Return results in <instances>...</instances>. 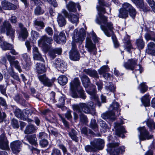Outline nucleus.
<instances>
[{"label": "nucleus", "mask_w": 155, "mask_h": 155, "mask_svg": "<svg viewBox=\"0 0 155 155\" xmlns=\"http://www.w3.org/2000/svg\"><path fill=\"white\" fill-rule=\"evenodd\" d=\"M98 11L99 12L96 16V22L99 25L101 28L104 31L105 34L108 37L112 36V38L115 47H117L119 45L116 36L113 35V24L111 22H107V18L102 15L101 12L105 13V8L101 6L97 7Z\"/></svg>", "instance_id": "1"}, {"label": "nucleus", "mask_w": 155, "mask_h": 155, "mask_svg": "<svg viewBox=\"0 0 155 155\" xmlns=\"http://www.w3.org/2000/svg\"><path fill=\"white\" fill-rule=\"evenodd\" d=\"M85 36V31L84 28H81L79 31L77 29L74 30L71 43L72 48L69 53V58L71 60L77 61L79 59L80 55L77 49L76 43H78L80 46L84 40Z\"/></svg>", "instance_id": "2"}, {"label": "nucleus", "mask_w": 155, "mask_h": 155, "mask_svg": "<svg viewBox=\"0 0 155 155\" xmlns=\"http://www.w3.org/2000/svg\"><path fill=\"white\" fill-rule=\"evenodd\" d=\"M72 107L74 111L81 113V114H80V120L84 123L86 122L87 118L85 115L82 113V112H83L85 113L88 114L91 113V110L94 112V106L93 103L91 101L87 104L81 103L78 105H73Z\"/></svg>", "instance_id": "3"}, {"label": "nucleus", "mask_w": 155, "mask_h": 155, "mask_svg": "<svg viewBox=\"0 0 155 155\" xmlns=\"http://www.w3.org/2000/svg\"><path fill=\"white\" fill-rule=\"evenodd\" d=\"M70 87L72 91L71 96L74 98L79 97L77 91L78 92L80 97L85 99L86 97V94L82 87L80 86V81L78 78H75L70 83Z\"/></svg>", "instance_id": "4"}, {"label": "nucleus", "mask_w": 155, "mask_h": 155, "mask_svg": "<svg viewBox=\"0 0 155 155\" xmlns=\"http://www.w3.org/2000/svg\"><path fill=\"white\" fill-rule=\"evenodd\" d=\"M81 78L83 85L85 88L87 93L90 95L91 99L97 101L98 97L96 94L95 86L92 84H90V79L86 75H83Z\"/></svg>", "instance_id": "5"}, {"label": "nucleus", "mask_w": 155, "mask_h": 155, "mask_svg": "<svg viewBox=\"0 0 155 155\" xmlns=\"http://www.w3.org/2000/svg\"><path fill=\"white\" fill-rule=\"evenodd\" d=\"M120 105L116 101H113L110 106V111L103 114L101 115L102 117L104 119L110 118L113 120L116 118L115 112H118L120 110Z\"/></svg>", "instance_id": "6"}, {"label": "nucleus", "mask_w": 155, "mask_h": 155, "mask_svg": "<svg viewBox=\"0 0 155 155\" xmlns=\"http://www.w3.org/2000/svg\"><path fill=\"white\" fill-rule=\"evenodd\" d=\"M119 145L118 143H109L107 145V150L111 155H118L120 152L122 153L125 151L124 146L120 147L117 149Z\"/></svg>", "instance_id": "7"}, {"label": "nucleus", "mask_w": 155, "mask_h": 155, "mask_svg": "<svg viewBox=\"0 0 155 155\" xmlns=\"http://www.w3.org/2000/svg\"><path fill=\"white\" fill-rule=\"evenodd\" d=\"M6 31L7 35L13 40L15 37V30L11 27L10 24L7 21H5L1 28L2 33H5Z\"/></svg>", "instance_id": "8"}, {"label": "nucleus", "mask_w": 155, "mask_h": 155, "mask_svg": "<svg viewBox=\"0 0 155 155\" xmlns=\"http://www.w3.org/2000/svg\"><path fill=\"white\" fill-rule=\"evenodd\" d=\"M137 130L140 133L138 137L140 140H149L153 137V135L149 133L145 127H140L138 128Z\"/></svg>", "instance_id": "9"}, {"label": "nucleus", "mask_w": 155, "mask_h": 155, "mask_svg": "<svg viewBox=\"0 0 155 155\" xmlns=\"http://www.w3.org/2000/svg\"><path fill=\"white\" fill-rule=\"evenodd\" d=\"M52 38L49 37L46 35L42 36L38 41L39 45L43 48L48 49L47 43L51 44L52 41Z\"/></svg>", "instance_id": "10"}, {"label": "nucleus", "mask_w": 155, "mask_h": 155, "mask_svg": "<svg viewBox=\"0 0 155 155\" xmlns=\"http://www.w3.org/2000/svg\"><path fill=\"white\" fill-rule=\"evenodd\" d=\"M6 57L9 61L11 66H14L19 72L21 71L19 62L17 60H15L16 58L15 56H12L9 54H7L6 55Z\"/></svg>", "instance_id": "11"}, {"label": "nucleus", "mask_w": 155, "mask_h": 155, "mask_svg": "<svg viewBox=\"0 0 155 155\" xmlns=\"http://www.w3.org/2000/svg\"><path fill=\"white\" fill-rule=\"evenodd\" d=\"M21 142L19 140H15L11 142L10 147L13 153L17 154L21 150Z\"/></svg>", "instance_id": "12"}, {"label": "nucleus", "mask_w": 155, "mask_h": 155, "mask_svg": "<svg viewBox=\"0 0 155 155\" xmlns=\"http://www.w3.org/2000/svg\"><path fill=\"white\" fill-rule=\"evenodd\" d=\"M137 60L136 59L131 58L124 62L123 66L127 69L133 70L138 65Z\"/></svg>", "instance_id": "13"}, {"label": "nucleus", "mask_w": 155, "mask_h": 155, "mask_svg": "<svg viewBox=\"0 0 155 155\" xmlns=\"http://www.w3.org/2000/svg\"><path fill=\"white\" fill-rule=\"evenodd\" d=\"M54 64L58 70L60 71L62 73L66 70L67 63L64 61H61L60 59L56 60Z\"/></svg>", "instance_id": "14"}, {"label": "nucleus", "mask_w": 155, "mask_h": 155, "mask_svg": "<svg viewBox=\"0 0 155 155\" xmlns=\"http://www.w3.org/2000/svg\"><path fill=\"white\" fill-rule=\"evenodd\" d=\"M0 148L5 150H9L8 141L4 133L0 135Z\"/></svg>", "instance_id": "15"}, {"label": "nucleus", "mask_w": 155, "mask_h": 155, "mask_svg": "<svg viewBox=\"0 0 155 155\" xmlns=\"http://www.w3.org/2000/svg\"><path fill=\"white\" fill-rule=\"evenodd\" d=\"M135 4L136 7L144 12L149 11L150 8L146 4H144L143 0H131Z\"/></svg>", "instance_id": "16"}, {"label": "nucleus", "mask_w": 155, "mask_h": 155, "mask_svg": "<svg viewBox=\"0 0 155 155\" xmlns=\"http://www.w3.org/2000/svg\"><path fill=\"white\" fill-rule=\"evenodd\" d=\"M122 8L129 12L130 15L133 18L135 17L136 14L135 9L128 3H125L122 5Z\"/></svg>", "instance_id": "17"}, {"label": "nucleus", "mask_w": 155, "mask_h": 155, "mask_svg": "<svg viewBox=\"0 0 155 155\" xmlns=\"http://www.w3.org/2000/svg\"><path fill=\"white\" fill-rule=\"evenodd\" d=\"M85 47L89 52H91L96 49L95 44L93 43L89 37H87L86 39Z\"/></svg>", "instance_id": "18"}, {"label": "nucleus", "mask_w": 155, "mask_h": 155, "mask_svg": "<svg viewBox=\"0 0 155 155\" xmlns=\"http://www.w3.org/2000/svg\"><path fill=\"white\" fill-rule=\"evenodd\" d=\"M19 26L21 30V31L19 33V38L21 41H24L27 38L28 36V33L26 29L23 27L22 24L19 23Z\"/></svg>", "instance_id": "19"}, {"label": "nucleus", "mask_w": 155, "mask_h": 155, "mask_svg": "<svg viewBox=\"0 0 155 155\" xmlns=\"http://www.w3.org/2000/svg\"><path fill=\"white\" fill-rule=\"evenodd\" d=\"M2 7L5 10H15L17 7L6 0H4L2 2Z\"/></svg>", "instance_id": "20"}, {"label": "nucleus", "mask_w": 155, "mask_h": 155, "mask_svg": "<svg viewBox=\"0 0 155 155\" xmlns=\"http://www.w3.org/2000/svg\"><path fill=\"white\" fill-rule=\"evenodd\" d=\"M38 78L39 80L45 85L48 87H50L52 85L53 81L48 79L45 74L39 75Z\"/></svg>", "instance_id": "21"}, {"label": "nucleus", "mask_w": 155, "mask_h": 155, "mask_svg": "<svg viewBox=\"0 0 155 155\" xmlns=\"http://www.w3.org/2000/svg\"><path fill=\"white\" fill-rule=\"evenodd\" d=\"M130 38V36L127 35L123 40V42L124 43V49L128 52H129L131 49H133Z\"/></svg>", "instance_id": "22"}, {"label": "nucleus", "mask_w": 155, "mask_h": 155, "mask_svg": "<svg viewBox=\"0 0 155 155\" xmlns=\"http://www.w3.org/2000/svg\"><path fill=\"white\" fill-rule=\"evenodd\" d=\"M105 85V87L104 90V94H108L110 92H114L115 91V87L111 83L107 82Z\"/></svg>", "instance_id": "23"}, {"label": "nucleus", "mask_w": 155, "mask_h": 155, "mask_svg": "<svg viewBox=\"0 0 155 155\" xmlns=\"http://www.w3.org/2000/svg\"><path fill=\"white\" fill-rule=\"evenodd\" d=\"M93 143L97 150H102L104 148V140L102 139H95Z\"/></svg>", "instance_id": "24"}, {"label": "nucleus", "mask_w": 155, "mask_h": 155, "mask_svg": "<svg viewBox=\"0 0 155 155\" xmlns=\"http://www.w3.org/2000/svg\"><path fill=\"white\" fill-rule=\"evenodd\" d=\"M54 40L58 43H60L61 42H64L66 40V37L64 33L61 32L58 36L56 35V32L54 33Z\"/></svg>", "instance_id": "25"}, {"label": "nucleus", "mask_w": 155, "mask_h": 155, "mask_svg": "<svg viewBox=\"0 0 155 155\" xmlns=\"http://www.w3.org/2000/svg\"><path fill=\"white\" fill-rule=\"evenodd\" d=\"M84 71L85 73L90 77L94 78H99L97 72L95 70L91 69H87L84 70Z\"/></svg>", "instance_id": "26"}, {"label": "nucleus", "mask_w": 155, "mask_h": 155, "mask_svg": "<svg viewBox=\"0 0 155 155\" xmlns=\"http://www.w3.org/2000/svg\"><path fill=\"white\" fill-rule=\"evenodd\" d=\"M148 53L152 55H155V44L152 42L149 43L147 45Z\"/></svg>", "instance_id": "27"}, {"label": "nucleus", "mask_w": 155, "mask_h": 155, "mask_svg": "<svg viewBox=\"0 0 155 155\" xmlns=\"http://www.w3.org/2000/svg\"><path fill=\"white\" fill-rule=\"evenodd\" d=\"M66 7L69 12H75L77 10L76 8V4L71 1L66 4Z\"/></svg>", "instance_id": "28"}, {"label": "nucleus", "mask_w": 155, "mask_h": 155, "mask_svg": "<svg viewBox=\"0 0 155 155\" xmlns=\"http://www.w3.org/2000/svg\"><path fill=\"white\" fill-rule=\"evenodd\" d=\"M57 21L59 26L61 27L65 25L66 23L65 18L61 14H58L57 18Z\"/></svg>", "instance_id": "29"}, {"label": "nucleus", "mask_w": 155, "mask_h": 155, "mask_svg": "<svg viewBox=\"0 0 155 155\" xmlns=\"http://www.w3.org/2000/svg\"><path fill=\"white\" fill-rule=\"evenodd\" d=\"M68 19L71 22L75 23L76 26L77 23L79 22L78 15L74 14H71L68 16Z\"/></svg>", "instance_id": "30"}, {"label": "nucleus", "mask_w": 155, "mask_h": 155, "mask_svg": "<svg viewBox=\"0 0 155 155\" xmlns=\"http://www.w3.org/2000/svg\"><path fill=\"white\" fill-rule=\"evenodd\" d=\"M37 71L38 73H42L45 72V68L44 64L41 63H38L36 65Z\"/></svg>", "instance_id": "31"}, {"label": "nucleus", "mask_w": 155, "mask_h": 155, "mask_svg": "<svg viewBox=\"0 0 155 155\" xmlns=\"http://www.w3.org/2000/svg\"><path fill=\"white\" fill-rule=\"evenodd\" d=\"M14 114L17 117L24 120H26V117H24V113L19 109H16L14 112Z\"/></svg>", "instance_id": "32"}, {"label": "nucleus", "mask_w": 155, "mask_h": 155, "mask_svg": "<svg viewBox=\"0 0 155 155\" xmlns=\"http://www.w3.org/2000/svg\"><path fill=\"white\" fill-rule=\"evenodd\" d=\"M141 101L145 107L148 106L150 105V100L149 95L146 94L141 98Z\"/></svg>", "instance_id": "33"}, {"label": "nucleus", "mask_w": 155, "mask_h": 155, "mask_svg": "<svg viewBox=\"0 0 155 155\" xmlns=\"http://www.w3.org/2000/svg\"><path fill=\"white\" fill-rule=\"evenodd\" d=\"M144 37L147 41L152 40L155 42V34L153 32L151 31L146 33Z\"/></svg>", "instance_id": "34"}, {"label": "nucleus", "mask_w": 155, "mask_h": 155, "mask_svg": "<svg viewBox=\"0 0 155 155\" xmlns=\"http://www.w3.org/2000/svg\"><path fill=\"white\" fill-rule=\"evenodd\" d=\"M126 131L124 127L122 126H120L116 130V134L118 136L121 137L122 138H124L125 137V136L123 134Z\"/></svg>", "instance_id": "35"}, {"label": "nucleus", "mask_w": 155, "mask_h": 155, "mask_svg": "<svg viewBox=\"0 0 155 155\" xmlns=\"http://www.w3.org/2000/svg\"><path fill=\"white\" fill-rule=\"evenodd\" d=\"M68 81V78L64 75H60L58 78V83L61 85H65Z\"/></svg>", "instance_id": "36"}, {"label": "nucleus", "mask_w": 155, "mask_h": 155, "mask_svg": "<svg viewBox=\"0 0 155 155\" xmlns=\"http://www.w3.org/2000/svg\"><path fill=\"white\" fill-rule=\"evenodd\" d=\"M128 12L122 8L119 10L118 16L120 18H125L128 16Z\"/></svg>", "instance_id": "37"}, {"label": "nucleus", "mask_w": 155, "mask_h": 155, "mask_svg": "<svg viewBox=\"0 0 155 155\" xmlns=\"http://www.w3.org/2000/svg\"><path fill=\"white\" fill-rule=\"evenodd\" d=\"M27 140L29 143L31 144L36 146L37 145V139L35 135L29 136L27 138Z\"/></svg>", "instance_id": "38"}, {"label": "nucleus", "mask_w": 155, "mask_h": 155, "mask_svg": "<svg viewBox=\"0 0 155 155\" xmlns=\"http://www.w3.org/2000/svg\"><path fill=\"white\" fill-rule=\"evenodd\" d=\"M36 130L35 128L32 125L28 126L25 131V134H29L35 132Z\"/></svg>", "instance_id": "39"}, {"label": "nucleus", "mask_w": 155, "mask_h": 155, "mask_svg": "<svg viewBox=\"0 0 155 155\" xmlns=\"http://www.w3.org/2000/svg\"><path fill=\"white\" fill-rule=\"evenodd\" d=\"M136 44L139 49H143L145 45L144 42L142 38L141 37H140L136 40Z\"/></svg>", "instance_id": "40"}, {"label": "nucleus", "mask_w": 155, "mask_h": 155, "mask_svg": "<svg viewBox=\"0 0 155 155\" xmlns=\"http://www.w3.org/2000/svg\"><path fill=\"white\" fill-rule=\"evenodd\" d=\"M0 46L4 50H9L12 48H13V47L12 45L4 41L2 43Z\"/></svg>", "instance_id": "41"}, {"label": "nucleus", "mask_w": 155, "mask_h": 155, "mask_svg": "<svg viewBox=\"0 0 155 155\" xmlns=\"http://www.w3.org/2000/svg\"><path fill=\"white\" fill-rule=\"evenodd\" d=\"M109 70V68L107 65H104L101 67L98 70L99 74L102 75L106 73V72H108Z\"/></svg>", "instance_id": "42"}, {"label": "nucleus", "mask_w": 155, "mask_h": 155, "mask_svg": "<svg viewBox=\"0 0 155 155\" xmlns=\"http://www.w3.org/2000/svg\"><path fill=\"white\" fill-rule=\"evenodd\" d=\"M69 134L70 137L75 141H78V138L76 136V132L73 129H71V131L69 132Z\"/></svg>", "instance_id": "43"}, {"label": "nucleus", "mask_w": 155, "mask_h": 155, "mask_svg": "<svg viewBox=\"0 0 155 155\" xmlns=\"http://www.w3.org/2000/svg\"><path fill=\"white\" fill-rule=\"evenodd\" d=\"M85 149L87 152H94L97 151L93 143L92 144L91 146L88 145L85 146Z\"/></svg>", "instance_id": "44"}, {"label": "nucleus", "mask_w": 155, "mask_h": 155, "mask_svg": "<svg viewBox=\"0 0 155 155\" xmlns=\"http://www.w3.org/2000/svg\"><path fill=\"white\" fill-rule=\"evenodd\" d=\"M139 88L140 92L142 93L145 92L147 90V87L146 85L144 83L141 84Z\"/></svg>", "instance_id": "45"}, {"label": "nucleus", "mask_w": 155, "mask_h": 155, "mask_svg": "<svg viewBox=\"0 0 155 155\" xmlns=\"http://www.w3.org/2000/svg\"><path fill=\"white\" fill-rule=\"evenodd\" d=\"M65 97L64 96L61 97L59 98V104L57 105L58 107L61 108L63 106L65 103Z\"/></svg>", "instance_id": "46"}, {"label": "nucleus", "mask_w": 155, "mask_h": 155, "mask_svg": "<svg viewBox=\"0 0 155 155\" xmlns=\"http://www.w3.org/2000/svg\"><path fill=\"white\" fill-rule=\"evenodd\" d=\"M148 127L150 130H153L155 128V123L152 120H149L147 122Z\"/></svg>", "instance_id": "47"}, {"label": "nucleus", "mask_w": 155, "mask_h": 155, "mask_svg": "<svg viewBox=\"0 0 155 155\" xmlns=\"http://www.w3.org/2000/svg\"><path fill=\"white\" fill-rule=\"evenodd\" d=\"M31 34L32 38L34 40L37 39L39 36V33L35 31L32 30L31 32Z\"/></svg>", "instance_id": "48"}, {"label": "nucleus", "mask_w": 155, "mask_h": 155, "mask_svg": "<svg viewBox=\"0 0 155 155\" xmlns=\"http://www.w3.org/2000/svg\"><path fill=\"white\" fill-rule=\"evenodd\" d=\"M137 67H138V68L136 69L135 71H134L136 78H137V75L139 74L142 72L143 70V68L141 67L140 65H138Z\"/></svg>", "instance_id": "49"}, {"label": "nucleus", "mask_w": 155, "mask_h": 155, "mask_svg": "<svg viewBox=\"0 0 155 155\" xmlns=\"http://www.w3.org/2000/svg\"><path fill=\"white\" fill-rule=\"evenodd\" d=\"M92 36V39L95 43H97L98 42L99 38L97 37L95 33L93 31L91 33Z\"/></svg>", "instance_id": "50"}, {"label": "nucleus", "mask_w": 155, "mask_h": 155, "mask_svg": "<svg viewBox=\"0 0 155 155\" xmlns=\"http://www.w3.org/2000/svg\"><path fill=\"white\" fill-rule=\"evenodd\" d=\"M34 23L35 27H36V26H38L41 28H43L45 27L43 22L41 21L35 20L34 21Z\"/></svg>", "instance_id": "51"}, {"label": "nucleus", "mask_w": 155, "mask_h": 155, "mask_svg": "<svg viewBox=\"0 0 155 155\" xmlns=\"http://www.w3.org/2000/svg\"><path fill=\"white\" fill-rule=\"evenodd\" d=\"M33 57L34 60H39L42 61H44V60L42 58L41 55L39 53L36 54V56L33 55Z\"/></svg>", "instance_id": "52"}, {"label": "nucleus", "mask_w": 155, "mask_h": 155, "mask_svg": "<svg viewBox=\"0 0 155 155\" xmlns=\"http://www.w3.org/2000/svg\"><path fill=\"white\" fill-rule=\"evenodd\" d=\"M44 12V11L41 9V8L40 7H37L35 10V14L37 15L42 14Z\"/></svg>", "instance_id": "53"}, {"label": "nucleus", "mask_w": 155, "mask_h": 155, "mask_svg": "<svg viewBox=\"0 0 155 155\" xmlns=\"http://www.w3.org/2000/svg\"><path fill=\"white\" fill-rule=\"evenodd\" d=\"M90 125L92 128L94 129L95 131L97 130V125L95 120L94 119L91 120Z\"/></svg>", "instance_id": "54"}, {"label": "nucleus", "mask_w": 155, "mask_h": 155, "mask_svg": "<svg viewBox=\"0 0 155 155\" xmlns=\"http://www.w3.org/2000/svg\"><path fill=\"white\" fill-rule=\"evenodd\" d=\"M11 124L14 128H18L19 124L18 120L15 119H13L12 120Z\"/></svg>", "instance_id": "55"}, {"label": "nucleus", "mask_w": 155, "mask_h": 155, "mask_svg": "<svg viewBox=\"0 0 155 155\" xmlns=\"http://www.w3.org/2000/svg\"><path fill=\"white\" fill-rule=\"evenodd\" d=\"M46 32L49 35L52 36L53 34V31L52 28L50 27H46L45 29Z\"/></svg>", "instance_id": "56"}, {"label": "nucleus", "mask_w": 155, "mask_h": 155, "mask_svg": "<svg viewBox=\"0 0 155 155\" xmlns=\"http://www.w3.org/2000/svg\"><path fill=\"white\" fill-rule=\"evenodd\" d=\"M48 144L47 140L45 139H43L40 141V144L42 147H45Z\"/></svg>", "instance_id": "57"}, {"label": "nucleus", "mask_w": 155, "mask_h": 155, "mask_svg": "<svg viewBox=\"0 0 155 155\" xmlns=\"http://www.w3.org/2000/svg\"><path fill=\"white\" fill-rule=\"evenodd\" d=\"M96 85L97 86L98 90L101 91V90L103 88V83L102 81H97L96 83Z\"/></svg>", "instance_id": "58"}, {"label": "nucleus", "mask_w": 155, "mask_h": 155, "mask_svg": "<svg viewBox=\"0 0 155 155\" xmlns=\"http://www.w3.org/2000/svg\"><path fill=\"white\" fill-rule=\"evenodd\" d=\"M49 56L52 59H53L55 58L56 56L55 52L53 49L50 50L48 52Z\"/></svg>", "instance_id": "59"}, {"label": "nucleus", "mask_w": 155, "mask_h": 155, "mask_svg": "<svg viewBox=\"0 0 155 155\" xmlns=\"http://www.w3.org/2000/svg\"><path fill=\"white\" fill-rule=\"evenodd\" d=\"M51 155H61V154L60 150L56 148H54L52 151Z\"/></svg>", "instance_id": "60"}, {"label": "nucleus", "mask_w": 155, "mask_h": 155, "mask_svg": "<svg viewBox=\"0 0 155 155\" xmlns=\"http://www.w3.org/2000/svg\"><path fill=\"white\" fill-rule=\"evenodd\" d=\"M99 123L100 126L103 128L105 129L108 128L107 125L105 121L102 120H101L99 121Z\"/></svg>", "instance_id": "61"}, {"label": "nucleus", "mask_w": 155, "mask_h": 155, "mask_svg": "<svg viewBox=\"0 0 155 155\" xmlns=\"http://www.w3.org/2000/svg\"><path fill=\"white\" fill-rule=\"evenodd\" d=\"M59 147L63 151V154L65 155L66 154V155H71L69 153H67V150L65 147L62 145H61L59 146Z\"/></svg>", "instance_id": "62"}, {"label": "nucleus", "mask_w": 155, "mask_h": 155, "mask_svg": "<svg viewBox=\"0 0 155 155\" xmlns=\"http://www.w3.org/2000/svg\"><path fill=\"white\" fill-rule=\"evenodd\" d=\"M0 91L4 95L6 94V87L2 85H0Z\"/></svg>", "instance_id": "63"}, {"label": "nucleus", "mask_w": 155, "mask_h": 155, "mask_svg": "<svg viewBox=\"0 0 155 155\" xmlns=\"http://www.w3.org/2000/svg\"><path fill=\"white\" fill-rule=\"evenodd\" d=\"M22 57L23 59L26 62H28L30 61V58L29 56H28L26 53H25L22 54Z\"/></svg>", "instance_id": "64"}]
</instances>
